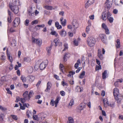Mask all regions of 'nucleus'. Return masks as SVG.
I'll return each instance as SVG.
<instances>
[{
	"instance_id": "6e6552de",
	"label": "nucleus",
	"mask_w": 123,
	"mask_h": 123,
	"mask_svg": "<svg viewBox=\"0 0 123 123\" xmlns=\"http://www.w3.org/2000/svg\"><path fill=\"white\" fill-rule=\"evenodd\" d=\"M94 0H88L85 5V7L86 8H88L94 2Z\"/></svg>"
},
{
	"instance_id": "603ef678",
	"label": "nucleus",
	"mask_w": 123,
	"mask_h": 123,
	"mask_svg": "<svg viewBox=\"0 0 123 123\" xmlns=\"http://www.w3.org/2000/svg\"><path fill=\"white\" fill-rule=\"evenodd\" d=\"M99 66H97L96 68V70H98L99 69H101V66L99 65Z\"/></svg>"
},
{
	"instance_id": "864d4df0",
	"label": "nucleus",
	"mask_w": 123,
	"mask_h": 123,
	"mask_svg": "<svg viewBox=\"0 0 123 123\" xmlns=\"http://www.w3.org/2000/svg\"><path fill=\"white\" fill-rule=\"evenodd\" d=\"M26 100L24 98H21V102L22 103L24 104V102H25Z\"/></svg>"
},
{
	"instance_id": "423d86ee",
	"label": "nucleus",
	"mask_w": 123,
	"mask_h": 123,
	"mask_svg": "<svg viewBox=\"0 0 123 123\" xmlns=\"http://www.w3.org/2000/svg\"><path fill=\"white\" fill-rule=\"evenodd\" d=\"M10 8L15 13L17 14L18 12V7L17 6H10Z\"/></svg>"
},
{
	"instance_id": "338daca9",
	"label": "nucleus",
	"mask_w": 123,
	"mask_h": 123,
	"mask_svg": "<svg viewBox=\"0 0 123 123\" xmlns=\"http://www.w3.org/2000/svg\"><path fill=\"white\" fill-rule=\"evenodd\" d=\"M5 57L4 55H2L1 57V59L3 60H5Z\"/></svg>"
},
{
	"instance_id": "09e8293b",
	"label": "nucleus",
	"mask_w": 123,
	"mask_h": 123,
	"mask_svg": "<svg viewBox=\"0 0 123 123\" xmlns=\"http://www.w3.org/2000/svg\"><path fill=\"white\" fill-rule=\"evenodd\" d=\"M74 45L76 46H77L78 45V41L77 40H76V39L74 40Z\"/></svg>"
},
{
	"instance_id": "c9c22d12",
	"label": "nucleus",
	"mask_w": 123,
	"mask_h": 123,
	"mask_svg": "<svg viewBox=\"0 0 123 123\" xmlns=\"http://www.w3.org/2000/svg\"><path fill=\"white\" fill-rule=\"evenodd\" d=\"M10 116L12 117L13 119L15 120H16L18 119V118L16 116L14 115H10Z\"/></svg>"
},
{
	"instance_id": "bf43d9fd",
	"label": "nucleus",
	"mask_w": 123,
	"mask_h": 123,
	"mask_svg": "<svg viewBox=\"0 0 123 123\" xmlns=\"http://www.w3.org/2000/svg\"><path fill=\"white\" fill-rule=\"evenodd\" d=\"M0 109L3 111H5L6 110V109L4 107H3L0 105Z\"/></svg>"
},
{
	"instance_id": "39448f33",
	"label": "nucleus",
	"mask_w": 123,
	"mask_h": 123,
	"mask_svg": "<svg viewBox=\"0 0 123 123\" xmlns=\"http://www.w3.org/2000/svg\"><path fill=\"white\" fill-rule=\"evenodd\" d=\"M32 41L33 43H36L39 45H41L42 43L41 40L37 39H36L34 37H32Z\"/></svg>"
},
{
	"instance_id": "c85d7f7f",
	"label": "nucleus",
	"mask_w": 123,
	"mask_h": 123,
	"mask_svg": "<svg viewBox=\"0 0 123 123\" xmlns=\"http://www.w3.org/2000/svg\"><path fill=\"white\" fill-rule=\"evenodd\" d=\"M24 60V61L27 62H29L31 61V59L29 57H25Z\"/></svg>"
},
{
	"instance_id": "0e129e2a",
	"label": "nucleus",
	"mask_w": 123,
	"mask_h": 123,
	"mask_svg": "<svg viewBox=\"0 0 123 123\" xmlns=\"http://www.w3.org/2000/svg\"><path fill=\"white\" fill-rule=\"evenodd\" d=\"M105 92L104 90H102L101 92V95L103 96H104L105 95Z\"/></svg>"
},
{
	"instance_id": "393cba45",
	"label": "nucleus",
	"mask_w": 123,
	"mask_h": 123,
	"mask_svg": "<svg viewBox=\"0 0 123 123\" xmlns=\"http://www.w3.org/2000/svg\"><path fill=\"white\" fill-rule=\"evenodd\" d=\"M82 87H80L79 86H77L75 88V91L76 92H81L82 91Z\"/></svg>"
},
{
	"instance_id": "cd10ccee",
	"label": "nucleus",
	"mask_w": 123,
	"mask_h": 123,
	"mask_svg": "<svg viewBox=\"0 0 123 123\" xmlns=\"http://www.w3.org/2000/svg\"><path fill=\"white\" fill-rule=\"evenodd\" d=\"M59 68L60 69L62 72H63V70L65 69V67L61 63L60 64Z\"/></svg>"
},
{
	"instance_id": "f257e3e1",
	"label": "nucleus",
	"mask_w": 123,
	"mask_h": 123,
	"mask_svg": "<svg viewBox=\"0 0 123 123\" xmlns=\"http://www.w3.org/2000/svg\"><path fill=\"white\" fill-rule=\"evenodd\" d=\"M87 42L89 46L90 47H92L94 45L95 40L93 37H90L87 38Z\"/></svg>"
},
{
	"instance_id": "e433bc0d",
	"label": "nucleus",
	"mask_w": 123,
	"mask_h": 123,
	"mask_svg": "<svg viewBox=\"0 0 123 123\" xmlns=\"http://www.w3.org/2000/svg\"><path fill=\"white\" fill-rule=\"evenodd\" d=\"M33 119L35 120H37V121H39V118L37 117V115H34L33 116Z\"/></svg>"
},
{
	"instance_id": "680f3d73",
	"label": "nucleus",
	"mask_w": 123,
	"mask_h": 123,
	"mask_svg": "<svg viewBox=\"0 0 123 123\" xmlns=\"http://www.w3.org/2000/svg\"><path fill=\"white\" fill-rule=\"evenodd\" d=\"M68 28L69 29H73L72 30V31L73 30V29H74V28H73V27L72 26H71V25H68Z\"/></svg>"
},
{
	"instance_id": "8fccbe9b",
	"label": "nucleus",
	"mask_w": 123,
	"mask_h": 123,
	"mask_svg": "<svg viewBox=\"0 0 123 123\" xmlns=\"http://www.w3.org/2000/svg\"><path fill=\"white\" fill-rule=\"evenodd\" d=\"M54 104H55V101H54L53 99L51 100L50 102V104L52 106H53L54 105Z\"/></svg>"
},
{
	"instance_id": "dca6fc26",
	"label": "nucleus",
	"mask_w": 123,
	"mask_h": 123,
	"mask_svg": "<svg viewBox=\"0 0 123 123\" xmlns=\"http://www.w3.org/2000/svg\"><path fill=\"white\" fill-rule=\"evenodd\" d=\"M46 67V65L45 63L42 62L40 65L39 67L41 70H42L45 68Z\"/></svg>"
},
{
	"instance_id": "4c0bfd02",
	"label": "nucleus",
	"mask_w": 123,
	"mask_h": 123,
	"mask_svg": "<svg viewBox=\"0 0 123 123\" xmlns=\"http://www.w3.org/2000/svg\"><path fill=\"white\" fill-rule=\"evenodd\" d=\"M102 27L105 30L108 28L107 26L104 23H103L102 24Z\"/></svg>"
},
{
	"instance_id": "5fc2aeb1",
	"label": "nucleus",
	"mask_w": 123,
	"mask_h": 123,
	"mask_svg": "<svg viewBox=\"0 0 123 123\" xmlns=\"http://www.w3.org/2000/svg\"><path fill=\"white\" fill-rule=\"evenodd\" d=\"M114 2L116 5H118L119 2V0H115Z\"/></svg>"
},
{
	"instance_id": "9b49d317",
	"label": "nucleus",
	"mask_w": 123,
	"mask_h": 123,
	"mask_svg": "<svg viewBox=\"0 0 123 123\" xmlns=\"http://www.w3.org/2000/svg\"><path fill=\"white\" fill-rule=\"evenodd\" d=\"M107 18V12L106 11L103 12L102 14V19L104 20H105Z\"/></svg>"
},
{
	"instance_id": "bb28decb",
	"label": "nucleus",
	"mask_w": 123,
	"mask_h": 123,
	"mask_svg": "<svg viewBox=\"0 0 123 123\" xmlns=\"http://www.w3.org/2000/svg\"><path fill=\"white\" fill-rule=\"evenodd\" d=\"M13 2L12 4H9V6H17V1L16 0H12Z\"/></svg>"
},
{
	"instance_id": "052dcab7",
	"label": "nucleus",
	"mask_w": 123,
	"mask_h": 123,
	"mask_svg": "<svg viewBox=\"0 0 123 123\" xmlns=\"http://www.w3.org/2000/svg\"><path fill=\"white\" fill-rule=\"evenodd\" d=\"M105 32L107 34H110V32L108 28L105 30Z\"/></svg>"
},
{
	"instance_id": "6ab92c4d",
	"label": "nucleus",
	"mask_w": 123,
	"mask_h": 123,
	"mask_svg": "<svg viewBox=\"0 0 123 123\" xmlns=\"http://www.w3.org/2000/svg\"><path fill=\"white\" fill-rule=\"evenodd\" d=\"M81 64V62L80 60V59H78L77 62L75 64L74 67L76 69H77L79 67V65Z\"/></svg>"
},
{
	"instance_id": "7c9ffc66",
	"label": "nucleus",
	"mask_w": 123,
	"mask_h": 123,
	"mask_svg": "<svg viewBox=\"0 0 123 123\" xmlns=\"http://www.w3.org/2000/svg\"><path fill=\"white\" fill-rule=\"evenodd\" d=\"M66 19H64L63 21L61 22V24L62 26H64L66 25Z\"/></svg>"
},
{
	"instance_id": "f704fd0d",
	"label": "nucleus",
	"mask_w": 123,
	"mask_h": 123,
	"mask_svg": "<svg viewBox=\"0 0 123 123\" xmlns=\"http://www.w3.org/2000/svg\"><path fill=\"white\" fill-rule=\"evenodd\" d=\"M51 34L52 35H55L56 37L58 36V34L55 31H52L51 32Z\"/></svg>"
},
{
	"instance_id": "ddd939ff",
	"label": "nucleus",
	"mask_w": 123,
	"mask_h": 123,
	"mask_svg": "<svg viewBox=\"0 0 123 123\" xmlns=\"http://www.w3.org/2000/svg\"><path fill=\"white\" fill-rule=\"evenodd\" d=\"M113 94L114 96L120 94L119 92V90L117 88H114Z\"/></svg>"
},
{
	"instance_id": "1a4fd4ad",
	"label": "nucleus",
	"mask_w": 123,
	"mask_h": 123,
	"mask_svg": "<svg viewBox=\"0 0 123 123\" xmlns=\"http://www.w3.org/2000/svg\"><path fill=\"white\" fill-rule=\"evenodd\" d=\"M105 5V7L107 9L110 8L112 6L111 4L109 2V0H106Z\"/></svg>"
},
{
	"instance_id": "37998d69",
	"label": "nucleus",
	"mask_w": 123,
	"mask_h": 123,
	"mask_svg": "<svg viewBox=\"0 0 123 123\" xmlns=\"http://www.w3.org/2000/svg\"><path fill=\"white\" fill-rule=\"evenodd\" d=\"M15 31V30L13 29L12 28H11L9 29L8 28L7 30V31L8 32H13Z\"/></svg>"
},
{
	"instance_id": "473e14b6",
	"label": "nucleus",
	"mask_w": 123,
	"mask_h": 123,
	"mask_svg": "<svg viewBox=\"0 0 123 123\" xmlns=\"http://www.w3.org/2000/svg\"><path fill=\"white\" fill-rule=\"evenodd\" d=\"M107 18L110 23H112L113 22V18L112 17H107Z\"/></svg>"
},
{
	"instance_id": "2f4dec72",
	"label": "nucleus",
	"mask_w": 123,
	"mask_h": 123,
	"mask_svg": "<svg viewBox=\"0 0 123 123\" xmlns=\"http://www.w3.org/2000/svg\"><path fill=\"white\" fill-rule=\"evenodd\" d=\"M85 72L83 71L80 74V76H79V78H80L82 79L83 78L84 76L85 75Z\"/></svg>"
},
{
	"instance_id": "2eb2a0df",
	"label": "nucleus",
	"mask_w": 123,
	"mask_h": 123,
	"mask_svg": "<svg viewBox=\"0 0 123 123\" xmlns=\"http://www.w3.org/2000/svg\"><path fill=\"white\" fill-rule=\"evenodd\" d=\"M54 42L55 43V45L56 46H57L58 44L59 43L60 44H61L62 43H59V40L57 38L55 39L54 40Z\"/></svg>"
},
{
	"instance_id": "4468645a",
	"label": "nucleus",
	"mask_w": 123,
	"mask_h": 123,
	"mask_svg": "<svg viewBox=\"0 0 123 123\" xmlns=\"http://www.w3.org/2000/svg\"><path fill=\"white\" fill-rule=\"evenodd\" d=\"M70 56V54L68 53H66L63 57V61L65 62L67 61V59Z\"/></svg>"
},
{
	"instance_id": "774afa93",
	"label": "nucleus",
	"mask_w": 123,
	"mask_h": 123,
	"mask_svg": "<svg viewBox=\"0 0 123 123\" xmlns=\"http://www.w3.org/2000/svg\"><path fill=\"white\" fill-rule=\"evenodd\" d=\"M94 15H92L89 17L90 18L91 20H93L94 19Z\"/></svg>"
},
{
	"instance_id": "79ce46f5",
	"label": "nucleus",
	"mask_w": 123,
	"mask_h": 123,
	"mask_svg": "<svg viewBox=\"0 0 123 123\" xmlns=\"http://www.w3.org/2000/svg\"><path fill=\"white\" fill-rule=\"evenodd\" d=\"M51 47H49L46 48V50L49 53H50L51 50Z\"/></svg>"
},
{
	"instance_id": "58836bf2",
	"label": "nucleus",
	"mask_w": 123,
	"mask_h": 123,
	"mask_svg": "<svg viewBox=\"0 0 123 123\" xmlns=\"http://www.w3.org/2000/svg\"><path fill=\"white\" fill-rule=\"evenodd\" d=\"M64 49L62 50L63 51H65L66 49H67L68 48V44L67 43H65L64 44Z\"/></svg>"
},
{
	"instance_id": "a18cd8bd",
	"label": "nucleus",
	"mask_w": 123,
	"mask_h": 123,
	"mask_svg": "<svg viewBox=\"0 0 123 123\" xmlns=\"http://www.w3.org/2000/svg\"><path fill=\"white\" fill-rule=\"evenodd\" d=\"M44 26L45 25L44 24H43L41 25H38L35 27V28H36L37 27L38 28H39V27L43 28Z\"/></svg>"
},
{
	"instance_id": "c756f323",
	"label": "nucleus",
	"mask_w": 123,
	"mask_h": 123,
	"mask_svg": "<svg viewBox=\"0 0 123 123\" xmlns=\"http://www.w3.org/2000/svg\"><path fill=\"white\" fill-rule=\"evenodd\" d=\"M68 121H67V123H74V121L73 119L71 117H69Z\"/></svg>"
},
{
	"instance_id": "13d9d810",
	"label": "nucleus",
	"mask_w": 123,
	"mask_h": 123,
	"mask_svg": "<svg viewBox=\"0 0 123 123\" xmlns=\"http://www.w3.org/2000/svg\"><path fill=\"white\" fill-rule=\"evenodd\" d=\"M33 91H31L30 92L28 95L29 96V97L30 98H31L32 96L31 95L32 94H33Z\"/></svg>"
},
{
	"instance_id": "f8f14e48",
	"label": "nucleus",
	"mask_w": 123,
	"mask_h": 123,
	"mask_svg": "<svg viewBox=\"0 0 123 123\" xmlns=\"http://www.w3.org/2000/svg\"><path fill=\"white\" fill-rule=\"evenodd\" d=\"M52 84L51 83L49 82L47 84V88L45 91V92H48L50 89L51 87Z\"/></svg>"
},
{
	"instance_id": "9d476101",
	"label": "nucleus",
	"mask_w": 123,
	"mask_h": 123,
	"mask_svg": "<svg viewBox=\"0 0 123 123\" xmlns=\"http://www.w3.org/2000/svg\"><path fill=\"white\" fill-rule=\"evenodd\" d=\"M23 95L24 98L25 99L29 101L30 100V98L29 97L28 91H26L23 94Z\"/></svg>"
},
{
	"instance_id": "a19ab883",
	"label": "nucleus",
	"mask_w": 123,
	"mask_h": 123,
	"mask_svg": "<svg viewBox=\"0 0 123 123\" xmlns=\"http://www.w3.org/2000/svg\"><path fill=\"white\" fill-rule=\"evenodd\" d=\"M38 21L37 20H35L33 21L31 23V24L32 25H33L34 24H38Z\"/></svg>"
},
{
	"instance_id": "72a5a7b5",
	"label": "nucleus",
	"mask_w": 123,
	"mask_h": 123,
	"mask_svg": "<svg viewBox=\"0 0 123 123\" xmlns=\"http://www.w3.org/2000/svg\"><path fill=\"white\" fill-rule=\"evenodd\" d=\"M7 55L8 59L9 60L10 62L12 63V57L10 56V55L9 53H7Z\"/></svg>"
},
{
	"instance_id": "e2e57ef3",
	"label": "nucleus",
	"mask_w": 123,
	"mask_h": 123,
	"mask_svg": "<svg viewBox=\"0 0 123 123\" xmlns=\"http://www.w3.org/2000/svg\"><path fill=\"white\" fill-rule=\"evenodd\" d=\"M52 20L51 19H50L48 21V24L49 25H51L52 23Z\"/></svg>"
},
{
	"instance_id": "a878e982",
	"label": "nucleus",
	"mask_w": 123,
	"mask_h": 123,
	"mask_svg": "<svg viewBox=\"0 0 123 123\" xmlns=\"http://www.w3.org/2000/svg\"><path fill=\"white\" fill-rule=\"evenodd\" d=\"M44 8L47 10H51L53 9H54L52 6H45Z\"/></svg>"
},
{
	"instance_id": "69168bd1",
	"label": "nucleus",
	"mask_w": 123,
	"mask_h": 123,
	"mask_svg": "<svg viewBox=\"0 0 123 123\" xmlns=\"http://www.w3.org/2000/svg\"><path fill=\"white\" fill-rule=\"evenodd\" d=\"M114 85L115 86L118 87V82L117 80L114 83Z\"/></svg>"
},
{
	"instance_id": "7ed1b4c3",
	"label": "nucleus",
	"mask_w": 123,
	"mask_h": 123,
	"mask_svg": "<svg viewBox=\"0 0 123 123\" xmlns=\"http://www.w3.org/2000/svg\"><path fill=\"white\" fill-rule=\"evenodd\" d=\"M114 97L115 100L117 101V103L119 104H120L123 98V95L121 94H120Z\"/></svg>"
},
{
	"instance_id": "f3484780",
	"label": "nucleus",
	"mask_w": 123,
	"mask_h": 123,
	"mask_svg": "<svg viewBox=\"0 0 123 123\" xmlns=\"http://www.w3.org/2000/svg\"><path fill=\"white\" fill-rule=\"evenodd\" d=\"M60 34L62 37H65L66 34V32L64 29L61 31Z\"/></svg>"
},
{
	"instance_id": "aec40b11",
	"label": "nucleus",
	"mask_w": 123,
	"mask_h": 123,
	"mask_svg": "<svg viewBox=\"0 0 123 123\" xmlns=\"http://www.w3.org/2000/svg\"><path fill=\"white\" fill-rule=\"evenodd\" d=\"M103 102L104 104V105L105 107H107V105H109V103L108 99L107 98L104 99L103 100Z\"/></svg>"
},
{
	"instance_id": "c03bdc74",
	"label": "nucleus",
	"mask_w": 123,
	"mask_h": 123,
	"mask_svg": "<svg viewBox=\"0 0 123 123\" xmlns=\"http://www.w3.org/2000/svg\"><path fill=\"white\" fill-rule=\"evenodd\" d=\"M21 79L23 82H25L26 79L25 77H23L22 76H21Z\"/></svg>"
},
{
	"instance_id": "0eeeda50",
	"label": "nucleus",
	"mask_w": 123,
	"mask_h": 123,
	"mask_svg": "<svg viewBox=\"0 0 123 123\" xmlns=\"http://www.w3.org/2000/svg\"><path fill=\"white\" fill-rule=\"evenodd\" d=\"M99 37L101 39L102 41L104 43H106V37L104 34H101L99 35Z\"/></svg>"
},
{
	"instance_id": "f03ea898",
	"label": "nucleus",
	"mask_w": 123,
	"mask_h": 123,
	"mask_svg": "<svg viewBox=\"0 0 123 123\" xmlns=\"http://www.w3.org/2000/svg\"><path fill=\"white\" fill-rule=\"evenodd\" d=\"M72 26L74 29L72 31L73 32L75 33V31L78 26V24L76 20H74L72 22Z\"/></svg>"
},
{
	"instance_id": "b1692460",
	"label": "nucleus",
	"mask_w": 123,
	"mask_h": 123,
	"mask_svg": "<svg viewBox=\"0 0 123 123\" xmlns=\"http://www.w3.org/2000/svg\"><path fill=\"white\" fill-rule=\"evenodd\" d=\"M107 70H105L104 72L102 73V78L103 79H105L106 78V75H107Z\"/></svg>"
},
{
	"instance_id": "a211bd4d",
	"label": "nucleus",
	"mask_w": 123,
	"mask_h": 123,
	"mask_svg": "<svg viewBox=\"0 0 123 123\" xmlns=\"http://www.w3.org/2000/svg\"><path fill=\"white\" fill-rule=\"evenodd\" d=\"M116 42L117 43L116 44V46L117 48H119L120 47V40L119 39H117Z\"/></svg>"
},
{
	"instance_id": "4d7b16f0",
	"label": "nucleus",
	"mask_w": 123,
	"mask_h": 123,
	"mask_svg": "<svg viewBox=\"0 0 123 123\" xmlns=\"http://www.w3.org/2000/svg\"><path fill=\"white\" fill-rule=\"evenodd\" d=\"M60 93L61 95L62 96H64L65 94V92L63 91H61L60 92Z\"/></svg>"
},
{
	"instance_id": "49530a36",
	"label": "nucleus",
	"mask_w": 123,
	"mask_h": 123,
	"mask_svg": "<svg viewBox=\"0 0 123 123\" xmlns=\"http://www.w3.org/2000/svg\"><path fill=\"white\" fill-rule=\"evenodd\" d=\"M29 20L26 19L25 21V25L26 26H28L29 25Z\"/></svg>"
},
{
	"instance_id": "ea45409f",
	"label": "nucleus",
	"mask_w": 123,
	"mask_h": 123,
	"mask_svg": "<svg viewBox=\"0 0 123 123\" xmlns=\"http://www.w3.org/2000/svg\"><path fill=\"white\" fill-rule=\"evenodd\" d=\"M98 55L101 60H103L104 57L103 55L102 54Z\"/></svg>"
},
{
	"instance_id": "de8ad7c7",
	"label": "nucleus",
	"mask_w": 123,
	"mask_h": 123,
	"mask_svg": "<svg viewBox=\"0 0 123 123\" xmlns=\"http://www.w3.org/2000/svg\"><path fill=\"white\" fill-rule=\"evenodd\" d=\"M90 28L89 26H87L86 29V33H88L89 31H90Z\"/></svg>"
},
{
	"instance_id": "20e7f679",
	"label": "nucleus",
	"mask_w": 123,
	"mask_h": 123,
	"mask_svg": "<svg viewBox=\"0 0 123 123\" xmlns=\"http://www.w3.org/2000/svg\"><path fill=\"white\" fill-rule=\"evenodd\" d=\"M20 20L18 18H16L13 21L12 25L13 28H15L20 23Z\"/></svg>"
},
{
	"instance_id": "412c9836",
	"label": "nucleus",
	"mask_w": 123,
	"mask_h": 123,
	"mask_svg": "<svg viewBox=\"0 0 123 123\" xmlns=\"http://www.w3.org/2000/svg\"><path fill=\"white\" fill-rule=\"evenodd\" d=\"M28 77L29 80L30 82H32L35 79L34 77L32 75H29Z\"/></svg>"
},
{
	"instance_id": "5701e85b",
	"label": "nucleus",
	"mask_w": 123,
	"mask_h": 123,
	"mask_svg": "<svg viewBox=\"0 0 123 123\" xmlns=\"http://www.w3.org/2000/svg\"><path fill=\"white\" fill-rule=\"evenodd\" d=\"M84 108V106H82L81 104H80L79 106H78L77 109L80 111L83 110V109Z\"/></svg>"
},
{
	"instance_id": "3c124183",
	"label": "nucleus",
	"mask_w": 123,
	"mask_h": 123,
	"mask_svg": "<svg viewBox=\"0 0 123 123\" xmlns=\"http://www.w3.org/2000/svg\"><path fill=\"white\" fill-rule=\"evenodd\" d=\"M74 101L73 99L71 100L69 104V105L71 106L73 105L74 104Z\"/></svg>"
},
{
	"instance_id": "6e6d98bb",
	"label": "nucleus",
	"mask_w": 123,
	"mask_h": 123,
	"mask_svg": "<svg viewBox=\"0 0 123 123\" xmlns=\"http://www.w3.org/2000/svg\"><path fill=\"white\" fill-rule=\"evenodd\" d=\"M19 104L20 106V108L21 109L24 110L25 109V108L24 105L23 106H22V105L20 103H19Z\"/></svg>"
},
{
	"instance_id": "4be33fe9",
	"label": "nucleus",
	"mask_w": 123,
	"mask_h": 123,
	"mask_svg": "<svg viewBox=\"0 0 123 123\" xmlns=\"http://www.w3.org/2000/svg\"><path fill=\"white\" fill-rule=\"evenodd\" d=\"M60 99V97H57L56 100L55 101V106L56 107L57 106V104L58 103Z\"/></svg>"
}]
</instances>
